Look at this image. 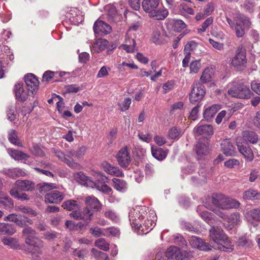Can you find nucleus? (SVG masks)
<instances>
[{"label": "nucleus", "instance_id": "nucleus-3", "mask_svg": "<svg viewBox=\"0 0 260 260\" xmlns=\"http://www.w3.org/2000/svg\"><path fill=\"white\" fill-rule=\"evenodd\" d=\"M211 201L215 206L222 209L238 208L240 205L238 201L227 197L223 194H218L212 197Z\"/></svg>", "mask_w": 260, "mask_h": 260}, {"label": "nucleus", "instance_id": "nucleus-64", "mask_svg": "<svg viewBox=\"0 0 260 260\" xmlns=\"http://www.w3.org/2000/svg\"><path fill=\"white\" fill-rule=\"evenodd\" d=\"M7 113L8 119L10 121H13L16 118V112L14 107H9L7 111Z\"/></svg>", "mask_w": 260, "mask_h": 260}, {"label": "nucleus", "instance_id": "nucleus-31", "mask_svg": "<svg viewBox=\"0 0 260 260\" xmlns=\"http://www.w3.org/2000/svg\"><path fill=\"white\" fill-rule=\"evenodd\" d=\"M239 88L240 90L239 93L236 94L237 98L248 99L253 94V93L250 91L249 88L243 84H240Z\"/></svg>", "mask_w": 260, "mask_h": 260}, {"label": "nucleus", "instance_id": "nucleus-5", "mask_svg": "<svg viewBox=\"0 0 260 260\" xmlns=\"http://www.w3.org/2000/svg\"><path fill=\"white\" fill-rule=\"evenodd\" d=\"M36 231L31 227H26L22 231V236L25 239V243L35 247V251L40 252V248L43 246L42 241L35 237Z\"/></svg>", "mask_w": 260, "mask_h": 260}, {"label": "nucleus", "instance_id": "nucleus-52", "mask_svg": "<svg viewBox=\"0 0 260 260\" xmlns=\"http://www.w3.org/2000/svg\"><path fill=\"white\" fill-rule=\"evenodd\" d=\"M168 136L171 139H178L181 136V132L177 127H173L169 130Z\"/></svg>", "mask_w": 260, "mask_h": 260}, {"label": "nucleus", "instance_id": "nucleus-19", "mask_svg": "<svg viewBox=\"0 0 260 260\" xmlns=\"http://www.w3.org/2000/svg\"><path fill=\"white\" fill-rule=\"evenodd\" d=\"M14 90L16 99L17 101L23 102L27 99L28 94L27 92L24 89L22 84H16L14 86Z\"/></svg>", "mask_w": 260, "mask_h": 260}, {"label": "nucleus", "instance_id": "nucleus-59", "mask_svg": "<svg viewBox=\"0 0 260 260\" xmlns=\"http://www.w3.org/2000/svg\"><path fill=\"white\" fill-rule=\"evenodd\" d=\"M119 230L115 227H110L105 229V236H117L119 235Z\"/></svg>", "mask_w": 260, "mask_h": 260}, {"label": "nucleus", "instance_id": "nucleus-26", "mask_svg": "<svg viewBox=\"0 0 260 260\" xmlns=\"http://www.w3.org/2000/svg\"><path fill=\"white\" fill-rule=\"evenodd\" d=\"M103 167L104 171L111 175L116 177L124 176V174L118 167L113 166L109 163L103 164Z\"/></svg>", "mask_w": 260, "mask_h": 260}, {"label": "nucleus", "instance_id": "nucleus-27", "mask_svg": "<svg viewBox=\"0 0 260 260\" xmlns=\"http://www.w3.org/2000/svg\"><path fill=\"white\" fill-rule=\"evenodd\" d=\"M221 108V106L219 104H214L208 107L205 108L203 116L206 120H210Z\"/></svg>", "mask_w": 260, "mask_h": 260}, {"label": "nucleus", "instance_id": "nucleus-40", "mask_svg": "<svg viewBox=\"0 0 260 260\" xmlns=\"http://www.w3.org/2000/svg\"><path fill=\"white\" fill-rule=\"evenodd\" d=\"M151 152L153 156L158 160H162L167 156V152L162 148H154L152 147Z\"/></svg>", "mask_w": 260, "mask_h": 260}, {"label": "nucleus", "instance_id": "nucleus-58", "mask_svg": "<svg viewBox=\"0 0 260 260\" xmlns=\"http://www.w3.org/2000/svg\"><path fill=\"white\" fill-rule=\"evenodd\" d=\"M104 216L105 217L113 221L117 222L118 219V215L116 212L111 209H108L104 212Z\"/></svg>", "mask_w": 260, "mask_h": 260}, {"label": "nucleus", "instance_id": "nucleus-38", "mask_svg": "<svg viewBox=\"0 0 260 260\" xmlns=\"http://www.w3.org/2000/svg\"><path fill=\"white\" fill-rule=\"evenodd\" d=\"M243 141H247L252 144L256 143L258 141V136L253 132L245 131L243 133Z\"/></svg>", "mask_w": 260, "mask_h": 260}, {"label": "nucleus", "instance_id": "nucleus-49", "mask_svg": "<svg viewBox=\"0 0 260 260\" xmlns=\"http://www.w3.org/2000/svg\"><path fill=\"white\" fill-rule=\"evenodd\" d=\"M55 188L56 185L52 183H43L38 185V189L39 191L42 194H44L46 192Z\"/></svg>", "mask_w": 260, "mask_h": 260}, {"label": "nucleus", "instance_id": "nucleus-39", "mask_svg": "<svg viewBox=\"0 0 260 260\" xmlns=\"http://www.w3.org/2000/svg\"><path fill=\"white\" fill-rule=\"evenodd\" d=\"M240 84L236 82H233L228 84L227 87V92L228 94L232 97L237 98L236 94H238L240 90Z\"/></svg>", "mask_w": 260, "mask_h": 260}, {"label": "nucleus", "instance_id": "nucleus-53", "mask_svg": "<svg viewBox=\"0 0 260 260\" xmlns=\"http://www.w3.org/2000/svg\"><path fill=\"white\" fill-rule=\"evenodd\" d=\"M213 22V18L212 17H210L207 18L205 21L201 25V27L198 28V31L199 33H203L206 30V29L212 24Z\"/></svg>", "mask_w": 260, "mask_h": 260}, {"label": "nucleus", "instance_id": "nucleus-6", "mask_svg": "<svg viewBox=\"0 0 260 260\" xmlns=\"http://www.w3.org/2000/svg\"><path fill=\"white\" fill-rule=\"evenodd\" d=\"M167 260H185L192 257L190 252L182 250L176 246H170L165 253Z\"/></svg>", "mask_w": 260, "mask_h": 260}, {"label": "nucleus", "instance_id": "nucleus-37", "mask_svg": "<svg viewBox=\"0 0 260 260\" xmlns=\"http://www.w3.org/2000/svg\"><path fill=\"white\" fill-rule=\"evenodd\" d=\"M62 207L69 211L77 210L80 208V205L77 201L69 200L63 202Z\"/></svg>", "mask_w": 260, "mask_h": 260}, {"label": "nucleus", "instance_id": "nucleus-42", "mask_svg": "<svg viewBox=\"0 0 260 260\" xmlns=\"http://www.w3.org/2000/svg\"><path fill=\"white\" fill-rule=\"evenodd\" d=\"M152 41L156 44H160L163 42L164 39L161 35L160 27L154 29L151 37Z\"/></svg>", "mask_w": 260, "mask_h": 260}, {"label": "nucleus", "instance_id": "nucleus-7", "mask_svg": "<svg viewBox=\"0 0 260 260\" xmlns=\"http://www.w3.org/2000/svg\"><path fill=\"white\" fill-rule=\"evenodd\" d=\"M246 50L242 45H240L237 49L235 56L232 58L231 64L238 70H243L247 62Z\"/></svg>", "mask_w": 260, "mask_h": 260}, {"label": "nucleus", "instance_id": "nucleus-10", "mask_svg": "<svg viewBox=\"0 0 260 260\" xmlns=\"http://www.w3.org/2000/svg\"><path fill=\"white\" fill-rule=\"evenodd\" d=\"M52 151L59 159L66 163L71 168L74 169H80L81 168V166L79 164L75 162L72 158L64 154L59 150L53 148H52Z\"/></svg>", "mask_w": 260, "mask_h": 260}, {"label": "nucleus", "instance_id": "nucleus-24", "mask_svg": "<svg viewBox=\"0 0 260 260\" xmlns=\"http://www.w3.org/2000/svg\"><path fill=\"white\" fill-rule=\"evenodd\" d=\"M222 152L226 156L234 155L235 153V148L230 139L223 140L221 144Z\"/></svg>", "mask_w": 260, "mask_h": 260}, {"label": "nucleus", "instance_id": "nucleus-25", "mask_svg": "<svg viewBox=\"0 0 260 260\" xmlns=\"http://www.w3.org/2000/svg\"><path fill=\"white\" fill-rule=\"evenodd\" d=\"M112 185L114 189L120 192H125L128 188V184L125 180L116 178L112 179Z\"/></svg>", "mask_w": 260, "mask_h": 260}, {"label": "nucleus", "instance_id": "nucleus-51", "mask_svg": "<svg viewBox=\"0 0 260 260\" xmlns=\"http://www.w3.org/2000/svg\"><path fill=\"white\" fill-rule=\"evenodd\" d=\"M96 247L101 250L107 251L109 249V244L104 238H100L95 241Z\"/></svg>", "mask_w": 260, "mask_h": 260}, {"label": "nucleus", "instance_id": "nucleus-21", "mask_svg": "<svg viewBox=\"0 0 260 260\" xmlns=\"http://www.w3.org/2000/svg\"><path fill=\"white\" fill-rule=\"evenodd\" d=\"M196 153L198 157L207 155L209 151V143L205 139L200 141L196 146Z\"/></svg>", "mask_w": 260, "mask_h": 260}, {"label": "nucleus", "instance_id": "nucleus-61", "mask_svg": "<svg viewBox=\"0 0 260 260\" xmlns=\"http://www.w3.org/2000/svg\"><path fill=\"white\" fill-rule=\"evenodd\" d=\"M179 10L181 13H182L184 15H185V14L193 15L194 14L193 10L191 8L188 7L185 4H182L180 5V6L179 7Z\"/></svg>", "mask_w": 260, "mask_h": 260}, {"label": "nucleus", "instance_id": "nucleus-47", "mask_svg": "<svg viewBox=\"0 0 260 260\" xmlns=\"http://www.w3.org/2000/svg\"><path fill=\"white\" fill-rule=\"evenodd\" d=\"M8 140L13 144L18 146H22L21 143L18 141L17 132L14 129H10L9 132Z\"/></svg>", "mask_w": 260, "mask_h": 260}, {"label": "nucleus", "instance_id": "nucleus-30", "mask_svg": "<svg viewBox=\"0 0 260 260\" xmlns=\"http://www.w3.org/2000/svg\"><path fill=\"white\" fill-rule=\"evenodd\" d=\"M2 173L12 178L20 176H24L26 175V173L24 171L17 168L5 169L2 171Z\"/></svg>", "mask_w": 260, "mask_h": 260}, {"label": "nucleus", "instance_id": "nucleus-60", "mask_svg": "<svg viewBox=\"0 0 260 260\" xmlns=\"http://www.w3.org/2000/svg\"><path fill=\"white\" fill-rule=\"evenodd\" d=\"M201 67V64L200 62V60H196L193 61H192L190 64V73H197L200 68Z\"/></svg>", "mask_w": 260, "mask_h": 260}, {"label": "nucleus", "instance_id": "nucleus-9", "mask_svg": "<svg viewBox=\"0 0 260 260\" xmlns=\"http://www.w3.org/2000/svg\"><path fill=\"white\" fill-rule=\"evenodd\" d=\"M206 93L205 87L199 82L194 83L189 95V101L191 103H195L203 99Z\"/></svg>", "mask_w": 260, "mask_h": 260}, {"label": "nucleus", "instance_id": "nucleus-46", "mask_svg": "<svg viewBox=\"0 0 260 260\" xmlns=\"http://www.w3.org/2000/svg\"><path fill=\"white\" fill-rule=\"evenodd\" d=\"M247 218H251L255 221H260V207L255 208L249 210L246 214Z\"/></svg>", "mask_w": 260, "mask_h": 260}, {"label": "nucleus", "instance_id": "nucleus-13", "mask_svg": "<svg viewBox=\"0 0 260 260\" xmlns=\"http://www.w3.org/2000/svg\"><path fill=\"white\" fill-rule=\"evenodd\" d=\"M70 213V216L75 219L79 220L83 219L85 221H90L92 219V216L93 214V212L92 210L88 208H85L83 211H77L74 210Z\"/></svg>", "mask_w": 260, "mask_h": 260}, {"label": "nucleus", "instance_id": "nucleus-35", "mask_svg": "<svg viewBox=\"0 0 260 260\" xmlns=\"http://www.w3.org/2000/svg\"><path fill=\"white\" fill-rule=\"evenodd\" d=\"M16 231V229L12 224L5 223H0V233L1 234L13 235Z\"/></svg>", "mask_w": 260, "mask_h": 260}, {"label": "nucleus", "instance_id": "nucleus-32", "mask_svg": "<svg viewBox=\"0 0 260 260\" xmlns=\"http://www.w3.org/2000/svg\"><path fill=\"white\" fill-rule=\"evenodd\" d=\"M2 241L5 246L13 249H18L20 246L18 240L15 238L5 237L2 239Z\"/></svg>", "mask_w": 260, "mask_h": 260}, {"label": "nucleus", "instance_id": "nucleus-12", "mask_svg": "<svg viewBox=\"0 0 260 260\" xmlns=\"http://www.w3.org/2000/svg\"><path fill=\"white\" fill-rule=\"evenodd\" d=\"M25 84L27 89L32 94L36 93L39 84V82L37 77L32 74H28L24 77Z\"/></svg>", "mask_w": 260, "mask_h": 260}, {"label": "nucleus", "instance_id": "nucleus-44", "mask_svg": "<svg viewBox=\"0 0 260 260\" xmlns=\"http://www.w3.org/2000/svg\"><path fill=\"white\" fill-rule=\"evenodd\" d=\"M0 203L6 208H11L14 206L12 200L7 196H4V193L2 191H0Z\"/></svg>", "mask_w": 260, "mask_h": 260}, {"label": "nucleus", "instance_id": "nucleus-18", "mask_svg": "<svg viewBox=\"0 0 260 260\" xmlns=\"http://www.w3.org/2000/svg\"><path fill=\"white\" fill-rule=\"evenodd\" d=\"M15 187L17 190L32 191L35 188V183L27 180H18L15 183Z\"/></svg>", "mask_w": 260, "mask_h": 260}, {"label": "nucleus", "instance_id": "nucleus-45", "mask_svg": "<svg viewBox=\"0 0 260 260\" xmlns=\"http://www.w3.org/2000/svg\"><path fill=\"white\" fill-rule=\"evenodd\" d=\"M94 183L95 185H92L91 188H96L98 190L108 195L111 194L113 192L112 189L105 183L102 184H98L95 182Z\"/></svg>", "mask_w": 260, "mask_h": 260}, {"label": "nucleus", "instance_id": "nucleus-1", "mask_svg": "<svg viewBox=\"0 0 260 260\" xmlns=\"http://www.w3.org/2000/svg\"><path fill=\"white\" fill-rule=\"evenodd\" d=\"M129 219L132 228L139 230L143 225L146 230L151 231L155 225L156 217L153 211L149 212L148 215L145 207H137L130 210Z\"/></svg>", "mask_w": 260, "mask_h": 260}, {"label": "nucleus", "instance_id": "nucleus-56", "mask_svg": "<svg viewBox=\"0 0 260 260\" xmlns=\"http://www.w3.org/2000/svg\"><path fill=\"white\" fill-rule=\"evenodd\" d=\"M206 207L207 208H208L210 210L213 211L217 215L222 218L223 220L226 219L228 215L226 214L225 212L221 210V208L216 206L215 208H214L212 206H206Z\"/></svg>", "mask_w": 260, "mask_h": 260}, {"label": "nucleus", "instance_id": "nucleus-22", "mask_svg": "<svg viewBox=\"0 0 260 260\" xmlns=\"http://www.w3.org/2000/svg\"><path fill=\"white\" fill-rule=\"evenodd\" d=\"M85 203L86 205L85 208H90L95 211H99L101 210L102 205L99 200L93 196H88L85 198Z\"/></svg>", "mask_w": 260, "mask_h": 260}, {"label": "nucleus", "instance_id": "nucleus-33", "mask_svg": "<svg viewBox=\"0 0 260 260\" xmlns=\"http://www.w3.org/2000/svg\"><path fill=\"white\" fill-rule=\"evenodd\" d=\"M120 47L128 53H132L136 50V42L134 39L126 37L125 44L121 45Z\"/></svg>", "mask_w": 260, "mask_h": 260}, {"label": "nucleus", "instance_id": "nucleus-41", "mask_svg": "<svg viewBox=\"0 0 260 260\" xmlns=\"http://www.w3.org/2000/svg\"><path fill=\"white\" fill-rule=\"evenodd\" d=\"M226 220L230 225L234 226L241 222L240 214L238 212H234L229 216H227Z\"/></svg>", "mask_w": 260, "mask_h": 260}, {"label": "nucleus", "instance_id": "nucleus-55", "mask_svg": "<svg viewBox=\"0 0 260 260\" xmlns=\"http://www.w3.org/2000/svg\"><path fill=\"white\" fill-rule=\"evenodd\" d=\"M90 233L95 237L105 236V229H101L98 226L91 227L89 229Z\"/></svg>", "mask_w": 260, "mask_h": 260}, {"label": "nucleus", "instance_id": "nucleus-36", "mask_svg": "<svg viewBox=\"0 0 260 260\" xmlns=\"http://www.w3.org/2000/svg\"><path fill=\"white\" fill-rule=\"evenodd\" d=\"M8 152L10 155L15 160L26 159L28 157L27 154L14 149H8Z\"/></svg>", "mask_w": 260, "mask_h": 260}, {"label": "nucleus", "instance_id": "nucleus-8", "mask_svg": "<svg viewBox=\"0 0 260 260\" xmlns=\"http://www.w3.org/2000/svg\"><path fill=\"white\" fill-rule=\"evenodd\" d=\"M236 144L239 152L243 156L245 159L247 161H252L254 158V153L247 143L243 141L242 138L239 137L237 139Z\"/></svg>", "mask_w": 260, "mask_h": 260}, {"label": "nucleus", "instance_id": "nucleus-28", "mask_svg": "<svg viewBox=\"0 0 260 260\" xmlns=\"http://www.w3.org/2000/svg\"><path fill=\"white\" fill-rule=\"evenodd\" d=\"M214 69L212 67H207L203 71L200 77V81L203 83H207L212 80L214 76Z\"/></svg>", "mask_w": 260, "mask_h": 260}, {"label": "nucleus", "instance_id": "nucleus-43", "mask_svg": "<svg viewBox=\"0 0 260 260\" xmlns=\"http://www.w3.org/2000/svg\"><path fill=\"white\" fill-rule=\"evenodd\" d=\"M92 174L96 179L95 182L98 184H102L108 181V178L102 172L93 171Z\"/></svg>", "mask_w": 260, "mask_h": 260}, {"label": "nucleus", "instance_id": "nucleus-62", "mask_svg": "<svg viewBox=\"0 0 260 260\" xmlns=\"http://www.w3.org/2000/svg\"><path fill=\"white\" fill-rule=\"evenodd\" d=\"M256 195V190L253 189H248L243 193V199L246 200H252L255 199Z\"/></svg>", "mask_w": 260, "mask_h": 260}, {"label": "nucleus", "instance_id": "nucleus-29", "mask_svg": "<svg viewBox=\"0 0 260 260\" xmlns=\"http://www.w3.org/2000/svg\"><path fill=\"white\" fill-rule=\"evenodd\" d=\"M159 4V0H143L142 2V7L144 10L149 14L156 9Z\"/></svg>", "mask_w": 260, "mask_h": 260}, {"label": "nucleus", "instance_id": "nucleus-34", "mask_svg": "<svg viewBox=\"0 0 260 260\" xmlns=\"http://www.w3.org/2000/svg\"><path fill=\"white\" fill-rule=\"evenodd\" d=\"M108 44L109 42L106 40L99 39L93 43V49L95 52L99 53L105 50L108 46Z\"/></svg>", "mask_w": 260, "mask_h": 260}, {"label": "nucleus", "instance_id": "nucleus-54", "mask_svg": "<svg viewBox=\"0 0 260 260\" xmlns=\"http://www.w3.org/2000/svg\"><path fill=\"white\" fill-rule=\"evenodd\" d=\"M173 28L174 30L178 32H180L186 27L185 23L181 20L174 19L172 20Z\"/></svg>", "mask_w": 260, "mask_h": 260}, {"label": "nucleus", "instance_id": "nucleus-57", "mask_svg": "<svg viewBox=\"0 0 260 260\" xmlns=\"http://www.w3.org/2000/svg\"><path fill=\"white\" fill-rule=\"evenodd\" d=\"M200 216L209 225L213 226L214 219H212V214L205 211L199 213Z\"/></svg>", "mask_w": 260, "mask_h": 260}, {"label": "nucleus", "instance_id": "nucleus-17", "mask_svg": "<svg viewBox=\"0 0 260 260\" xmlns=\"http://www.w3.org/2000/svg\"><path fill=\"white\" fill-rule=\"evenodd\" d=\"M194 132L199 135L210 136L213 134V128L211 124L199 123L194 128Z\"/></svg>", "mask_w": 260, "mask_h": 260}, {"label": "nucleus", "instance_id": "nucleus-14", "mask_svg": "<svg viewBox=\"0 0 260 260\" xmlns=\"http://www.w3.org/2000/svg\"><path fill=\"white\" fill-rule=\"evenodd\" d=\"M189 241L191 246L201 250L208 251L211 249V246L204 242L200 238L192 236L189 238Z\"/></svg>", "mask_w": 260, "mask_h": 260}, {"label": "nucleus", "instance_id": "nucleus-2", "mask_svg": "<svg viewBox=\"0 0 260 260\" xmlns=\"http://www.w3.org/2000/svg\"><path fill=\"white\" fill-rule=\"evenodd\" d=\"M209 237L213 248L224 251H231L233 249V245L223 230L212 226L209 230Z\"/></svg>", "mask_w": 260, "mask_h": 260}, {"label": "nucleus", "instance_id": "nucleus-16", "mask_svg": "<svg viewBox=\"0 0 260 260\" xmlns=\"http://www.w3.org/2000/svg\"><path fill=\"white\" fill-rule=\"evenodd\" d=\"M93 30L95 34L102 35L108 34L111 30V26L107 23L101 20H97L95 22L93 27Z\"/></svg>", "mask_w": 260, "mask_h": 260}, {"label": "nucleus", "instance_id": "nucleus-50", "mask_svg": "<svg viewBox=\"0 0 260 260\" xmlns=\"http://www.w3.org/2000/svg\"><path fill=\"white\" fill-rule=\"evenodd\" d=\"M10 194L18 200H21L22 201H27L29 200V198L27 194L25 193H19L18 192V190H17L15 188L12 189L10 191Z\"/></svg>", "mask_w": 260, "mask_h": 260}, {"label": "nucleus", "instance_id": "nucleus-11", "mask_svg": "<svg viewBox=\"0 0 260 260\" xmlns=\"http://www.w3.org/2000/svg\"><path fill=\"white\" fill-rule=\"evenodd\" d=\"M116 158L119 165L122 168H126L129 165L131 157L127 146L122 148L118 152Z\"/></svg>", "mask_w": 260, "mask_h": 260}, {"label": "nucleus", "instance_id": "nucleus-4", "mask_svg": "<svg viewBox=\"0 0 260 260\" xmlns=\"http://www.w3.org/2000/svg\"><path fill=\"white\" fill-rule=\"evenodd\" d=\"M235 25L234 27L236 37L242 38L245 34V31L248 29L251 23L249 19L241 14H237L234 16Z\"/></svg>", "mask_w": 260, "mask_h": 260}, {"label": "nucleus", "instance_id": "nucleus-63", "mask_svg": "<svg viewBox=\"0 0 260 260\" xmlns=\"http://www.w3.org/2000/svg\"><path fill=\"white\" fill-rule=\"evenodd\" d=\"M238 244L242 247H247L252 245V242L247 237L243 236L239 238L238 240Z\"/></svg>", "mask_w": 260, "mask_h": 260}, {"label": "nucleus", "instance_id": "nucleus-15", "mask_svg": "<svg viewBox=\"0 0 260 260\" xmlns=\"http://www.w3.org/2000/svg\"><path fill=\"white\" fill-rule=\"evenodd\" d=\"M64 197L63 194L56 190H52L45 196V201L48 203L57 204L61 202Z\"/></svg>", "mask_w": 260, "mask_h": 260}, {"label": "nucleus", "instance_id": "nucleus-20", "mask_svg": "<svg viewBox=\"0 0 260 260\" xmlns=\"http://www.w3.org/2000/svg\"><path fill=\"white\" fill-rule=\"evenodd\" d=\"M73 177L77 182L86 185L88 187H91L92 185H95L94 182L92 181L89 177L86 176L82 172L74 173Z\"/></svg>", "mask_w": 260, "mask_h": 260}, {"label": "nucleus", "instance_id": "nucleus-23", "mask_svg": "<svg viewBox=\"0 0 260 260\" xmlns=\"http://www.w3.org/2000/svg\"><path fill=\"white\" fill-rule=\"evenodd\" d=\"M169 12L167 9L163 7H159L154 9L148 14L149 16L155 20H163L168 15Z\"/></svg>", "mask_w": 260, "mask_h": 260}, {"label": "nucleus", "instance_id": "nucleus-48", "mask_svg": "<svg viewBox=\"0 0 260 260\" xmlns=\"http://www.w3.org/2000/svg\"><path fill=\"white\" fill-rule=\"evenodd\" d=\"M87 148L85 146H81L77 151L71 150L69 152L70 155L74 156L78 159L81 158L85 155Z\"/></svg>", "mask_w": 260, "mask_h": 260}]
</instances>
